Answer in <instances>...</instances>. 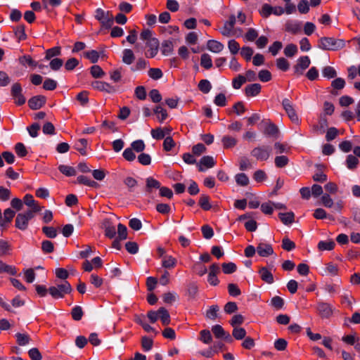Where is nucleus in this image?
Here are the masks:
<instances>
[{"label": "nucleus", "mask_w": 360, "mask_h": 360, "mask_svg": "<svg viewBox=\"0 0 360 360\" xmlns=\"http://www.w3.org/2000/svg\"><path fill=\"white\" fill-rule=\"evenodd\" d=\"M216 165V162L212 156L206 155L203 156L198 165V170L200 172H204L206 169L212 168Z\"/></svg>", "instance_id": "ddd939ff"}, {"label": "nucleus", "mask_w": 360, "mask_h": 360, "mask_svg": "<svg viewBox=\"0 0 360 360\" xmlns=\"http://www.w3.org/2000/svg\"><path fill=\"white\" fill-rule=\"evenodd\" d=\"M285 30L292 34H296L301 31V23L297 21L288 20L285 23Z\"/></svg>", "instance_id": "6ab92c4d"}, {"label": "nucleus", "mask_w": 360, "mask_h": 360, "mask_svg": "<svg viewBox=\"0 0 360 360\" xmlns=\"http://www.w3.org/2000/svg\"><path fill=\"white\" fill-rule=\"evenodd\" d=\"M262 86L258 83L248 85L245 88V94L248 97L256 96L261 91Z\"/></svg>", "instance_id": "aec40b11"}, {"label": "nucleus", "mask_w": 360, "mask_h": 360, "mask_svg": "<svg viewBox=\"0 0 360 360\" xmlns=\"http://www.w3.org/2000/svg\"><path fill=\"white\" fill-rule=\"evenodd\" d=\"M11 245L6 241L0 240V257H3L10 254Z\"/></svg>", "instance_id": "603ef678"}, {"label": "nucleus", "mask_w": 360, "mask_h": 360, "mask_svg": "<svg viewBox=\"0 0 360 360\" xmlns=\"http://www.w3.org/2000/svg\"><path fill=\"white\" fill-rule=\"evenodd\" d=\"M72 317L75 321H79L83 316V311L81 307L76 306L72 308L71 311Z\"/></svg>", "instance_id": "680f3d73"}, {"label": "nucleus", "mask_w": 360, "mask_h": 360, "mask_svg": "<svg viewBox=\"0 0 360 360\" xmlns=\"http://www.w3.org/2000/svg\"><path fill=\"white\" fill-rule=\"evenodd\" d=\"M236 22V16L234 15H231L229 20L224 22L223 27L221 29V34L225 37L232 36L233 34V30Z\"/></svg>", "instance_id": "1a4fd4ad"}, {"label": "nucleus", "mask_w": 360, "mask_h": 360, "mask_svg": "<svg viewBox=\"0 0 360 360\" xmlns=\"http://www.w3.org/2000/svg\"><path fill=\"white\" fill-rule=\"evenodd\" d=\"M46 97L44 96H36L28 101L29 107L32 110L41 108L46 103Z\"/></svg>", "instance_id": "a211bd4d"}, {"label": "nucleus", "mask_w": 360, "mask_h": 360, "mask_svg": "<svg viewBox=\"0 0 360 360\" xmlns=\"http://www.w3.org/2000/svg\"><path fill=\"white\" fill-rule=\"evenodd\" d=\"M77 181L81 184H84L90 187H94L97 184L94 181L83 175L79 176L77 178Z\"/></svg>", "instance_id": "864d4df0"}, {"label": "nucleus", "mask_w": 360, "mask_h": 360, "mask_svg": "<svg viewBox=\"0 0 360 360\" xmlns=\"http://www.w3.org/2000/svg\"><path fill=\"white\" fill-rule=\"evenodd\" d=\"M358 164L359 160L357 159L356 157L352 155H349L347 157L346 165L348 169H354L357 167Z\"/></svg>", "instance_id": "c03bdc74"}, {"label": "nucleus", "mask_w": 360, "mask_h": 360, "mask_svg": "<svg viewBox=\"0 0 360 360\" xmlns=\"http://www.w3.org/2000/svg\"><path fill=\"white\" fill-rule=\"evenodd\" d=\"M316 310L321 318L328 319L333 314V307L326 302H319L317 304Z\"/></svg>", "instance_id": "9d476101"}, {"label": "nucleus", "mask_w": 360, "mask_h": 360, "mask_svg": "<svg viewBox=\"0 0 360 360\" xmlns=\"http://www.w3.org/2000/svg\"><path fill=\"white\" fill-rule=\"evenodd\" d=\"M232 335L236 340H242L246 336V330L241 327H235L233 330Z\"/></svg>", "instance_id": "8fccbe9b"}, {"label": "nucleus", "mask_w": 360, "mask_h": 360, "mask_svg": "<svg viewBox=\"0 0 360 360\" xmlns=\"http://www.w3.org/2000/svg\"><path fill=\"white\" fill-rule=\"evenodd\" d=\"M154 113L157 115V118L160 122H163L168 117L167 110L162 105H157L153 110Z\"/></svg>", "instance_id": "a878e982"}, {"label": "nucleus", "mask_w": 360, "mask_h": 360, "mask_svg": "<svg viewBox=\"0 0 360 360\" xmlns=\"http://www.w3.org/2000/svg\"><path fill=\"white\" fill-rule=\"evenodd\" d=\"M207 48L209 51L215 53H220L224 49V46L220 41L211 39L207 41Z\"/></svg>", "instance_id": "412c9836"}, {"label": "nucleus", "mask_w": 360, "mask_h": 360, "mask_svg": "<svg viewBox=\"0 0 360 360\" xmlns=\"http://www.w3.org/2000/svg\"><path fill=\"white\" fill-rule=\"evenodd\" d=\"M2 273H6L14 276L17 274V269L14 266L8 265L2 260H0V274Z\"/></svg>", "instance_id": "393cba45"}, {"label": "nucleus", "mask_w": 360, "mask_h": 360, "mask_svg": "<svg viewBox=\"0 0 360 360\" xmlns=\"http://www.w3.org/2000/svg\"><path fill=\"white\" fill-rule=\"evenodd\" d=\"M105 231V236L109 238H113L116 236L115 226L112 224L110 219H105L102 224Z\"/></svg>", "instance_id": "dca6fc26"}, {"label": "nucleus", "mask_w": 360, "mask_h": 360, "mask_svg": "<svg viewBox=\"0 0 360 360\" xmlns=\"http://www.w3.org/2000/svg\"><path fill=\"white\" fill-rule=\"evenodd\" d=\"M95 18L105 28L111 27L113 24V15L112 13L105 11L101 8L96 10Z\"/></svg>", "instance_id": "20e7f679"}, {"label": "nucleus", "mask_w": 360, "mask_h": 360, "mask_svg": "<svg viewBox=\"0 0 360 360\" xmlns=\"http://www.w3.org/2000/svg\"><path fill=\"white\" fill-rule=\"evenodd\" d=\"M174 44L171 40H165L162 41L161 46V52L165 56H168L172 53Z\"/></svg>", "instance_id": "c756f323"}, {"label": "nucleus", "mask_w": 360, "mask_h": 360, "mask_svg": "<svg viewBox=\"0 0 360 360\" xmlns=\"http://www.w3.org/2000/svg\"><path fill=\"white\" fill-rule=\"evenodd\" d=\"M202 342L209 344L212 342V338L210 331L208 330H202L200 333V338Z\"/></svg>", "instance_id": "bf43d9fd"}, {"label": "nucleus", "mask_w": 360, "mask_h": 360, "mask_svg": "<svg viewBox=\"0 0 360 360\" xmlns=\"http://www.w3.org/2000/svg\"><path fill=\"white\" fill-rule=\"evenodd\" d=\"M35 214L32 212L27 211L18 213L15 221V227L21 231L26 230L28 227L29 221L34 218Z\"/></svg>", "instance_id": "7ed1b4c3"}, {"label": "nucleus", "mask_w": 360, "mask_h": 360, "mask_svg": "<svg viewBox=\"0 0 360 360\" xmlns=\"http://www.w3.org/2000/svg\"><path fill=\"white\" fill-rule=\"evenodd\" d=\"M284 54L287 57H293L297 53V47L294 44H288L284 49Z\"/></svg>", "instance_id": "37998d69"}, {"label": "nucleus", "mask_w": 360, "mask_h": 360, "mask_svg": "<svg viewBox=\"0 0 360 360\" xmlns=\"http://www.w3.org/2000/svg\"><path fill=\"white\" fill-rule=\"evenodd\" d=\"M84 56L86 58L89 60L92 63L98 62L99 58V53L96 50H91L84 53Z\"/></svg>", "instance_id": "ea45409f"}, {"label": "nucleus", "mask_w": 360, "mask_h": 360, "mask_svg": "<svg viewBox=\"0 0 360 360\" xmlns=\"http://www.w3.org/2000/svg\"><path fill=\"white\" fill-rule=\"evenodd\" d=\"M257 254L263 257H266L273 255L274 250L270 244L260 243L257 246Z\"/></svg>", "instance_id": "f3484780"}, {"label": "nucleus", "mask_w": 360, "mask_h": 360, "mask_svg": "<svg viewBox=\"0 0 360 360\" xmlns=\"http://www.w3.org/2000/svg\"><path fill=\"white\" fill-rule=\"evenodd\" d=\"M15 34L18 38V41L25 40L27 38V34L25 31V26L23 25H19L15 29Z\"/></svg>", "instance_id": "49530a36"}, {"label": "nucleus", "mask_w": 360, "mask_h": 360, "mask_svg": "<svg viewBox=\"0 0 360 360\" xmlns=\"http://www.w3.org/2000/svg\"><path fill=\"white\" fill-rule=\"evenodd\" d=\"M277 68L282 71H287L289 69L290 64L284 58H279L276 60Z\"/></svg>", "instance_id": "e2e57ef3"}, {"label": "nucleus", "mask_w": 360, "mask_h": 360, "mask_svg": "<svg viewBox=\"0 0 360 360\" xmlns=\"http://www.w3.org/2000/svg\"><path fill=\"white\" fill-rule=\"evenodd\" d=\"M17 343L20 346H25L29 344L30 337L28 334L18 333L15 334Z\"/></svg>", "instance_id": "7c9ffc66"}, {"label": "nucleus", "mask_w": 360, "mask_h": 360, "mask_svg": "<svg viewBox=\"0 0 360 360\" xmlns=\"http://www.w3.org/2000/svg\"><path fill=\"white\" fill-rule=\"evenodd\" d=\"M271 154V148L269 146H262L253 148L251 155L257 160L264 161L269 159Z\"/></svg>", "instance_id": "0eeeda50"}, {"label": "nucleus", "mask_w": 360, "mask_h": 360, "mask_svg": "<svg viewBox=\"0 0 360 360\" xmlns=\"http://www.w3.org/2000/svg\"><path fill=\"white\" fill-rule=\"evenodd\" d=\"M259 276L262 281L271 284L274 283V276L271 272L266 267H262L259 271Z\"/></svg>", "instance_id": "4be33fe9"}, {"label": "nucleus", "mask_w": 360, "mask_h": 360, "mask_svg": "<svg viewBox=\"0 0 360 360\" xmlns=\"http://www.w3.org/2000/svg\"><path fill=\"white\" fill-rule=\"evenodd\" d=\"M212 85L207 79H202L198 84V89L204 94H207L211 90Z\"/></svg>", "instance_id": "5fc2aeb1"}, {"label": "nucleus", "mask_w": 360, "mask_h": 360, "mask_svg": "<svg viewBox=\"0 0 360 360\" xmlns=\"http://www.w3.org/2000/svg\"><path fill=\"white\" fill-rule=\"evenodd\" d=\"M264 133L269 136H276L278 133V129L274 124L269 123L266 125Z\"/></svg>", "instance_id": "4c0bfd02"}, {"label": "nucleus", "mask_w": 360, "mask_h": 360, "mask_svg": "<svg viewBox=\"0 0 360 360\" xmlns=\"http://www.w3.org/2000/svg\"><path fill=\"white\" fill-rule=\"evenodd\" d=\"M282 248L286 251H291L295 248V243L288 237H285L282 240Z\"/></svg>", "instance_id": "13d9d810"}, {"label": "nucleus", "mask_w": 360, "mask_h": 360, "mask_svg": "<svg viewBox=\"0 0 360 360\" xmlns=\"http://www.w3.org/2000/svg\"><path fill=\"white\" fill-rule=\"evenodd\" d=\"M314 217L317 219H323L328 218L331 220H334V217L331 215H328L326 212L322 208H317L314 210Z\"/></svg>", "instance_id": "f704fd0d"}, {"label": "nucleus", "mask_w": 360, "mask_h": 360, "mask_svg": "<svg viewBox=\"0 0 360 360\" xmlns=\"http://www.w3.org/2000/svg\"><path fill=\"white\" fill-rule=\"evenodd\" d=\"M22 89L19 83H15L11 87V95L15 101V103L18 105H23L26 99L22 94Z\"/></svg>", "instance_id": "6e6552de"}, {"label": "nucleus", "mask_w": 360, "mask_h": 360, "mask_svg": "<svg viewBox=\"0 0 360 360\" xmlns=\"http://www.w3.org/2000/svg\"><path fill=\"white\" fill-rule=\"evenodd\" d=\"M72 287L68 281H64L60 285L52 286L49 288L50 295L54 299L63 298L65 295L70 293Z\"/></svg>", "instance_id": "f03ea898"}, {"label": "nucleus", "mask_w": 360, "mask_h": 360, "mask_svg": "<svg viewBox=\"0 0 360 360\" xmlns=\"http://www.w3.org/2000/svg\"><path fill=\"white\" fill-rule=\"evenodd\" d=\"M246 82V78L242 75H238L232 81L233 87L235 89H239L242 85Z\"/></svg>", "instance_id": "09e8293b"}, {"label": "nucleus", "mask_w": 360, "mask_h": 360, "mask_svg": "<svg viewBox=\"0 0 360 360\" xmlns=\"http://www.w3.org/2000/svg\"><path fill=\"white\" fill-rule=\"evenodd\" d=\"M200 65L208 70L212 67V60L211 56L207 53H203L200 58Z\"/></svg>", "instance_id": "473e14b6"}, {"label": "nucleus", "mask_w": 360, "mask_h": 360, "mask_svg": "<svg viewBox=\"0 0 360 360\" xmlns=\"http://www.w3.org/2000/svg\"><path fill=\"white\" fill-rule=\"evenodd\" d=\"M311 60L309 56L300 57L296 65L293 67L294 75L297 77L302 75L304 71L310 65Z\"/></svg>", "instance_id": "423d86ee"}, {"label": "nucleus", "mask_w": 360, "mask_h": 360, "mask_svg": "<svg viewBox=\"0 0 360 360\" xmlns=\"http://www.w3.org/2000/svg\"><path fill=\"white\" fill-rule=\"evenodd\" d=\"M199 205L204 210H209L211 209L210 204V198L208 195L202 194L199 199Z\"/></svg>", "instance_id": "58836bf2"}, {"label": "nucleus", "mask_w": 360, "mask_h": 360, "mask_svg": "<svg viewBox=\"0 0 360 360\" xmlns=\"http://www.w3.org/2000/svg\"><path fill=\"white\" fill-rule=\"evenodd\" d=\"M221 267L223 272L226 274H233L237 269L236 265L233 262L223 263Z\"/></svg>", "instance_id": "a18cd8bd"}, {"label": "nucleus", "mask_w": 360, "mask_h": 360, "mask_svg": "<svg viewBox=\"0 0 360 360\" xmlns=\"http://www.w3.org/2000/svg\"><path fill=\"white\" fill-rule=\"evenodd\" d=\"M289 160L285 155L276 156L275 158V165L278 168H282L288 164Z\"/></svg>", "instance_id": "69168bd1"}, {"label": "nucleus", "mask_w": 360, "mask_h": 360, "mask_svg": "<svg viewBox=\"0 0 360 360\" xmlns=\"http://www.w3.org/2000/svg\"><path fill=\"white\" fill-rule=\"evenodd\" d=\"M335 245V243L333 240H321L318 243V248L321 251L332 250Z\"/></svg>", "instance_id": "2f4dec72"}, {"label": "nucleus", "mask_w": 360, "mask_h": 360, "mask_svg": "<svg viewBox=\"0 0 360 360\" xmlns=\"http://www.w3.org/2000/svg\"><path fill=\"white\" fill-rule=\"evenodd\" d=\"M160 183L153 177L146 179V191L150 192L152 188H160Z\"/></svg>", "instance_id": "e433bc0d"}, {"label": "nucleus", "mask_w": 360, "mask_h": 360, "mask_svg": "<svg viewBox=\"0 0 360 360\" xmlns=\"http://www.w3.org/2000/svg\"><path fill=\"white\" fill-rule=\"evenodd\" d=\"M131 148L137 153H141L145 150L146 145L142 140H136L131 143Z\"/></svg>", "instance_id": "6e6d98bb"}, {"label": "nucleus", "mask_w": 360, "mask_h": 360, "mask_svg": "<svg viewBox=\"0 0 360 360\" xmlns=\"http://www.w3.org/2000/svg\"><path fill=\"white\" fill-rule=\"evenodd\" d=\"M158 313L159 318L160 319L162 323L164 326L169 325L170 323L171 319L168 311L164 307H160L158 309Z\"/></svg>", "instance_id": "bb28decb"}, {"label": "nucleus", "mask_w": 360, "mask_h": 360, "mask_svg": "<svg viewBox=\"0 0 360 360\" xmlns=\"http://www.w3.org/2000/svg\"><path fill=\"white\" fill-rule=\"evenodd\" d=\"M146 46L148 48L146 52V56L147 58H154L159 49V41L158 39H150V41L146 42Z\"/></svg>", "instance_id": "f8f14e48"}, {"label": "nucleus", "mask_w": 360, "mask_h": 360, "mask_svg": "<svg viewBox=\"0 0 360 360\" xmlns=\"http://www.w3.org/2000/svg\"><path fill=\"white\" fill-rule=\"evenodd\" d=\"M42 232L50 238H54L57 236V230L52 226L42 227Z\"/></svg>", "instance_id": "338daca9"}, {"label": "nucleus", "mask_w": 360, "mask_h": 360, "mask_svg": "<svg viewBox=\"0 0 360 360\" xmlns=\"http://www.w3.org/2000/svg\"><path fill=\"white\" fill-rule=\"evenodd\" d=\"M282 105L292 122L299 124L300 118L294 108L292 102L288 98L282 101Z\"/></svg>", "instance_id": "39448f33"}, {"label": "nucleus", "mask_w": 360, "mask_h": 360, "mask_svg": "<svg viewBox=\"0 0 360 360\" xmlns=\"http://www.w3.org/2000/svg\"><path fill=\"white\" fill-rule=\"evenodd\" d=\"M344 46L343 40L333 37H321L318 41V47L323 50L335 51L342 49Z\"/></svg>", "instance_id": "f257e3e1"}, {"label": "nucleus", "mask_w": 360, "mask_h": 360, "mask_svg": "<svg viewBox=\"0 0 360 360\" xmlns=\"http://www.w3.org/2000/svg\"><path fill=\"white\" fill-rule=\"evenodd\" d=\"M59 171L67 176H72L76 175V170L74 167L68 165H60Z\"/></svg>", "instance_id": "72a5a7b5"}, {"label": "nucleus", "mask_w": 360, "mask_h": 360, "mask_svg": "<svg viewBox=\"0 0 360 360\" xmlns=\"http://www.w3.org/2000/svg\"><path fill=\"white\" fill-rule=\"evenodd\" d=\"M22 202L30 207V209L27 210V212H32L34 214H37L41 210V207L36 200H34L31 194H26L23 198Z\"/></svg>", "instance_id": "9b49d317"}, {"label": "nucleus", "mask_w": 360, "mask_h": 360, "mask_svg": "<svg viewBox=\"0 0 360 360\" xmlns=\"http://www.w3.org/2000/svg\"><path fill=\"white\" fill-rule=\"evenodd\" d=\"M347 72L349 79H354L357 75L360 77V64L358 66H350L348 68Z\"/></svg>", "instance_id": "de8ad7c7"}, {"label": "nucleus", "mask_w": 360, "mask_h": 360, "mask_svg": "<svg viewBox=\"0 0 360 360\" xmlns=\"http://www.w3.org/2000/svg\"><path fill=\"white\" fill-rule=\"evenodd\" d=\"M135 59L132 50L126 49L122 51V62L126 65H131Z\"/></svg>", "instance_id": "b1692460"}, {"label": "nucleus", "mask_w": 360, "mask_h": 360, "mask_svg": "<svg viewBox=\"0 0 360 360\" xmlns=\"http://www.w3.org/2000/svg\"><path fill=\"white\" fill-rule=\"evenodd\" d=\"M193 271L198 276H202L207 272V267L200 263L195 264L193 267Z\"/></svg>", "instance_id": "774afa93"}, {"label": "nucleus", "mask_w": 360, "mask_h": 360, "mask_svg": "<svg viewBox=\"0 0 360 360\" xmlns=\"http://www.w3.org/2000/svg\"><path fill=\"white\" fill-rule=\"evenodd\" d=\"M212 331L217 338H222L229 342L232 341L230 334L226 333L220 325L212 326Z\"/></svg>", "instance_id": "4468645a"}, {"label": "nucleus", "mask_w": 360, "mask_h": 360, "mask_svg": "<svg viewBox=\"0 0 360 360\" xmlns=\"http://www.w3.org/2000/svg\"><path fill=\"white\" fill-rule=\"evenodd\" d=\"M148 76L155 80L160 79L163 74L160 68H150L148 70Z\"/></svg>", "instance_id": "0e129e2a"}, {"label": "nucleus", "mask_w": 360, "mask_h": 360, "mask_svg": "<svg viewBox=\"0 0 360 360\" xmlns=\"http://www.w3.org/2000/svg\"><path fill=\"white\" fill-rule=\"evenodd\" d=\"M236 181L238 185L245 186L249 184V179L245 174L240 173L236 175Z\"/></svg>", "instance_id": "3c124183"}, {"label": "nucleus", "mask_w": 360, "mask_h": 360, "mask_svg": "<svg viewBox=\"0 0 360 360\" xmlns=\"http://www.w3.org/2000/svg\"><path fill=\"white\" fill-rule=\"evenodd\" d=\"M279 219L285 225L291 224L294 221L295 214L292 212L279 213Z\"/></svg>", "instance_id": "cd10ccee"}, {"label": "nucleus", "mask_w": 360, "mask_h": 360, "mask_svg": "<svg viewBox=\"0 0 360 360\" xmlns=\"http://www.w3.org/2000/svg\"><path fill=\"white\" fill-rule=\"evenodd\" d=\"M176 260L172 256H165L163 257L162 265L165 268L171 269L175 266Z\"/></svg>", "instance_id": "a19ab883"}, {"label": "nucleus", "mask_w": 360, "mask_h": 360, "mask_svg": "<svg viewBox=\"0 0 360 360\" xmlns=\"http://www.w3.org/2000/svg\"><path fill=\"white\" fill-rule=\"evenodd\" d=\"M148 63L143 58H139L136 64L131 67V70L133 72L145 70L148 67Z\"/></svg>", "instance_id": "c9c22d12"}, {"label": "nucleus", "mask_w": 360, "mask_h": 360, "mask_svg": "<svg viewBox=\"0 0 360 360\" xmlns=\"http://www.w3.org/2000/svg\"><path fill=\"white\" fill-rule=\"evenodd\" d=\"M41 250L45 254L51 253L54 251V244L50 240H43L41 243Z\"/></svg>", "instance_id": "79ce46f5"}, {"label": "nucleus", "mask_w": 360, "mask_h": 360, "mask_svg": "<svg viewBox=\"0 0 360 360\" xmlns=\"http://www.w3.org/2000/svg\"><path fill=\"white\" fill-rule=\"evenodd\" d=\"M88 145V141L85 139H80L77 140L74 146V148L79 152V153L82 155H86V148Z\"/></svg>", "instance_id": "5701e85b"}, {"label": "nucleus", "mask_w": 360, "mask_h": 360, "mask_svg": "<svg viewBox=\"0 0 360 360\" xmlns=\"http://www.w3.org/2000/svg\"><path fill=\"white\" fill-rule=\"evenodd\" d=\"M219 308L217 305H212L210 309L207 311L206 316L207 319L214 320L217 317V313Z\"/></svg>", "instance_id": "052dcab7"}, {"label": "nucleus", "mask_w": 360, "mask_h": 360, "mask_svg": "<svg viewBox=\"0 0 360 360\" xmlns=\"http://www.w3.org/2000/svg\"><path fill=\"white\" fill-rule=\"evenodd\" d=\"M221 142L224 148H231L237 144V139L233 136L226 135L223 136Z\"/></svg>", "instance_id": "c85d7f7f"}, {"label": "nucleus", "mask_w": 360, "mask_h": 360, "mask_svg": "<svg viewBox=\"0 0 360 360\" xmlns=\"http://www.w3.org/2000/svg\"><path fill=\"white\" fill-rule=\"evenodd\" d=\"M91 86L94 89L101 91H105L109 94L114 93L115 91V89L112 86L103 81H94L92 82Z\"/></svg>", "instance_id": "2eb2a0df"}, {"label": "nucleus", "mask_w": 360, "mask_h": 360, "mask_svg": "<svg viewBox=\"0 0 360 360\" xmlns=\"http://www.w3.org/2000/svg\"><path fill=\"white\" fill-rule=\"evenodd\" d=\"M127 238V229L126 226L122 224H119L117 226V238L120 240H125Z\"/></svg>", "instance_id": "4d7b16f0"}]
</instances>
